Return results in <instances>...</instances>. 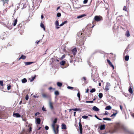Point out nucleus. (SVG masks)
Listing matches in <instances>:
<instances>
[{
	"label": "nucleus",
	"mask_w": 134,
	"mask_h": 134,
	"mask_svg": "<svg viewBox=\"0 0 134 134\" xmlns=\"http://www.w3.org/2000/svg\"><path fill=\"white\" fill-rule=\"evenodd\" d=\"M114 126V132L122 131L126 133L129 132V130L126 127L120 123H116Z\"/></svg>",
	"instance_id": "1"
},
{
	"label": "nucleus",
	"mask_w": 134,
	"mask_h": 134,
	"mask_svg": "<svg viewBox=\"0 0 134 134\" xmlns=\"http://www.w3.org/2000/svg\"><path fill=\"white\" fill-rule=\"evenodd\" d=\"M57 118H55L54 119L53 121L52 124L51 125L52 127V128L53 130H55L56 129V123H57Z\"/></svg>",
	"instance_id": "2"
},
{
	"label": "nucleus",
	"mask_w": 134,
	"mask_h": 134,
	"mask_svg": "<svg viewBox=\"0 0 134 134\" xmlns=\"http://www.w3.org/2000/svg\"><path fill=\"white\" fill-rule=\"evenodd\" d=\"M94 19L97 21H99L103 20V18L100 16H96L94 17Z\"/></svg>",
	"instance_id": "3"
},
{
	"label": "nucleus",
	"mask_w": 134,
	"mask_h": 134,
	"mask_svg": "<svg viewBox=\"0 0 134 134\" xmlns=\"http://www.w3.org/2000/svg\"><path fill=\"white\" fill-rule=\"evenodd\" d=\"M56 126L57 127L56 129L53 130L55 134H58L59 126L58 125H57Z\"/></svg>",
	"instance_id": "4"
},
{
	"label": "nucleus",
	"mask_w": 134,
	"mask_h": 134,
	"mask_svg": "<svg viewBox=\"0 0 134 134\" xmlns=\"http://www.w3.org/2000/svg\"><path fill=\"white\" fill-rule=\"evenodd\" d=\"M111 113H113V114H111V115L110 116L113 117V118H114L117 113V111L114 110H113L112 111Z\"/></svg>",
	"instance_id": "5"
},
{
	"label": "nucleus",
	"mask_w": 134,
	"mask_h": 134,
	"mask_svg": "<svg viewBox=\"0 0 134 134\" xmlns=\"http://www.w3.org/2000/svg\"><path fill=\"white\" fill-rule=\"evenodd\" d=\"M49 106L51 110H53L54 109V108L53 106V103L51 101H50L49 102Z\"/></svg>",
	"instance_id": "6"
},
{
	"label": "nucleus",
	"mask_w": 134,
	"mask_h": 134,
	"mask_svg": "<svg viewBox=\"0 0 134 134\" xmlns=\"http://www.w3.org/2000/svg\"><path fill=\"white\" fill-rule=\"evenodd\" d=\"M13 116L14 117L16 118H20L21 115L18 113H14L13 114Z\"/></svg>",
	"instance_id": "7"
},
{
	"label": "nucleus",
	"mask_w": 134,
	"mask_h": 134,
	"mask_svg": "<svg viewBox=\"0 0 134 134\" xmlns=\"http://www.w3.org/2000/svg\"><path fill=\"white\" fill-rule=\"evenodd\" d=\"M77 51V49L76 48H74L72 50V52L73 53V54L74 56H75L76 54Z\"/></svg>",
	"instance_id": "8"
},
{
	"label": "nucleus",
	"mask_w": 134,
	"mask_h": 134,
	"mask_svg": "<svg viewBox=\"0 0 134 134\" xmlns=\"http://www.w3.org/2000/svg\"><path fill=\"white\" fill-rule=\"evenodd\" d=\"M26 56L22 55H21V57L20 58H19L18 59V60L19 61L21 59L24 60L26 58Z\"/></svg>",
	"instance_id": "9"
},
{
	"label": "nucleus",
	"mask_w": 134,
	"mask_h": 134,
	"mask_svg": "<svg viewBox=\"0 0 134 134\" xmlns=\"http://www.w3.org/2000/svg\"><path fill=\"white\" fill-rule=\"evenodd\" d=\"M42 97L44 98H48L49 97L48 94L46 93H43L42 94Z\"/></svg>",
	"instance_id": "10"
},
{
	"label": "nucleus",
	"mask_w": 134,
	"mask_h": 134,
	"mask_svg": "<svg viewBox=\"0 0 134 134\" xmlns=\"http://www.w3.org/2000/svg\"><path fill=\"white\" fill-rule=\"evenodd\" d=\"M92 109L93 110L96 111H98L99 110V109L95 106H94Z\"/></svg>",
	"instance_id": "11"
},
{
	"label": "nucleus",
	"mask_w": 134,
	"mask_h": 134,
	"mask_svg": "<svg viewBox=\"0 0 134 134\" xmlns=\"http://www.w3.org/2000/svg\"><path fill=\"white\" fill-rule=\"evenodd\" d=\"M34 62H24V63L25 65H30L34 63Z\"/></svg>",
	"instance_id": "12"
},
{
	"label": "nucleus",
	"mask_w": 134,
	"mask_h": 134,
	"mask_svg": "<svg viewBox=\"0 0 134 134\" xmlns=\"http://www.w3.org/2000/svg\"><path fill=\"white\" fill-rule=\"evenodd\" d=\"M105 125H101L100 127V129L101 130L105 129Z\"/></svg>",
	"instance_id": "13"
},
{
	"label": "nucleus",
	"mask_w": 134,
	"mask_h": 134,
	"mask_svg": "<svg viewBox=\"0 0 134 134\" xmlns=\"http://www.w3.org/2000/svg\"><path fill=\"white\" fill-rule=\"evenodd\" d=\"M73 110L74 111H81V109L80 108H74V109H69L70 111H71V110Z\"/></svg>",
	"instance_id": "14"
},
{
	"label": "nucleus",
	"mask_w": 134,
	"mask_h": 134,
	"mask_svg": "<svg viewBox=\"0 0 134 134\" xmlns=\"http://www.w3.org/2000/svg\"><path fill=\"white\" fill-rule=\"evenodd\" d=\"M109 89V84L108 83H107L106 86H105V88L104 90L105 91H107Z\"/></svg>",
	"instance_id": "15"
},
{
	"label": "nucleus",
	"mask_w": 134,
	"mask_h": 134,
	"mask_svg": "<svg viewBox=\"0 0 134 134\" xmlns=\"http://www.w3.org/2000/svg\"><path fill=\"white\" fill-rule=\"evenodd\" d=\"M62 129H66V125L64 124H62Z\"/></svg>",
	"instance_id": "16"
},
{
	"label": "nucleus",
	"mask_w": 134,
	"mask_h": 134,
	"mask_svg": "<svg viewBox=\"0 0 134 134\" xmlns=\"http://www.w3.org/2000/svg\"><path fill=\"white\" fill-rule=\"evenodd\" d=\"M129 91L131 94H132L133 93V91L131 86H129Z\"/></svg>",
	"instance_id": "17"
},
{
	"label": "nucleus",
	"mask_w": 134,
	"mask_h": 134,
	"mask_svg": "<svg viewBox=\"0 0 134 134\" xmlns=\"http://www.w3.org/2000/svg\"><path fill=\"white\" fill-rule=\"evenodd\" d=\"M40 26L43 29L44 31H45V26L44 24L42 23L40 24Z\"/></svg>",
	"instance_id": "18"
},
{
	"label": "nucleus",
	"mask_w": 134,
	"mask_h": 134,
	"mask_svg": "<svg viewBox=\"0 0 134 134\" xmlns=\"http://www.w3.org/2000/svg\"><path fill=\"white\" fill-rule=\"evenodd\" d=\"M36 122L38 124H40L41 123V119L39 118H38L36 119Z\"/></svg>",
	"instance_id": "19"
},
{
	"label": "nucleus",
	"mask_w": 134,
	"mask_h": 134,
	"mask_svg": "<svg viewBox=\"0 0 134 134\" xmlns=\"http://www.w3.org/2000/svg\"><path fill=\"white\" fill-rule=\"evenodd\" d=\"M4 114L3 112L0 111V119L4 117Z\"/></svg>",
	"instance_id": "20"
},
{
	"label": "nucleus",
	"mask_w": 134,
	"mask_h": 134,
	"mask_svg": "<svg viewBox=\"0 0 134 134\" xmlns=\"http://www.w3.org/2000/svg\"><path fill=\"white\" fill-rule=\"evenodd\" d=\"M17 21H18V20H17V19H15L13 21V24L14 26H15L16 25Z\"/></svg>",
	"instance_id": "21"
},
{
	"label": "nucleus",
	"mask_w": 134,
	"mask_h": 134,
	"mask_svg": "<svg viewBox=\"0 0 134 134\" xmlns=\"http://www.w3.org/2000/svg\"><path fill=\"white\" fill-rule=\"evenodd\" d=\"M36 77V76L35 75L34 77H32L29 78V80L30 82L32 81L34 79H35Z\"/></svg>",
	"instance_id": "22"
},
{
	"label": "nucleus",
	"mask_w": 134,
	"mask_h": 134,
	"mask_svg": "<svg viewBox=\"0 0 134 134\" xmlns=\"http://www.w3.org/2000/svg\"><path fill=\"white\" fill-rule=\"evenodd\" d=\"M110 54H111V55L112 56V58L113 59V60H114L115 58V57H116V55H115V54H113V53H110Z\"/></svg>",
	"instance_id": "23"
},
{
	"label": "nucleus",
	"mask_w": 134,
	"mask_h": 134,
	"mask_svg": "<svg viewBox=\"0 0 134 134\" xmlns=\"http://www.w3.org/2000/svg\"><path fill=\"white\" fill-rule=\"evenodd\" d=\"M21 81L22 83H25L27 82V80L26 78H24Z\"/></svg>",
	"instance_id": "24"
},
{
	"label": "nucleus",
	"mask_w": 134,
	"mask_h": 134,
	"mask_svg": "<svg viewBox=\"0 0 134 134\" xmlns=\"http://www.w3.org/2000/svg\"><path fill=\"white\" fill-rule=\"evenodd\" d=\"M109 65L113 69H114V67L113 65L112 64V63L109 60Z\"/></svg>",
	"instance_id": "25"
},
{
	"label": "nucleus",
	"mask_w": 134,
	"mask_h": 134,
	"mask_svg": "<svg viewBox=\"0 0 134 134\" xmlns=\"http://www.w3.org/2000/svg\"><path fill=\"white\" fill-rule=\"evenodd\" d=\"M81 119H80V122L79 123V129H82V125L81 124Z\"/></svg>",
	"instance_id": "26"
},
{
	"label": "nucleus",
	"mask_w": 134,
	"mask_h": 134,
	"mask_svg": "<svg viewBox=\"0 0 134 134\" xmlns=\"http://www.w3.org/2000/svg\"><path fill=\"white\" fill-rule=\"evenodd\" d=\"M65 61L63 60L60 62V64L62 65H64L65 63Z\"/></svg>",
	"instance_id": "27"
},
{
	"label": "nucleus",
	"mask_w": 134,
	"mask_h": 134,
	"mask_svg": "<svg viewBox=\"0 0 134 134\" xmlns=\"http://www.w3.org/2000/svg\"><path fill=\"white\" fill-rule=\"evenodd\" d=\"M67 21H65L64 22H63L59 26H62L64 24H65L66 23H67Z\"/></svg>",
	"instance_id": "28"
},
{
	"label": "nucleus",
	"mask_w": 134,
	"mask_h": 134,
	"mask_svg": "<svg viewBox=\"0 0 134 134\" xmlns=\"http://www.w3.org/2000/svg\"><path fill=\"white\" fill-rule=\"evenodd\" d=\"M57 86L59 87L62 86V83L59 82H57Z\"/></svg>",
	"instance_id": "29"
},
{
	"label": "nucleus",
	"mask_w": 134,
	"mask_h": 134,
	"mask_svg": "<svg viewBox=\"0 0 134 134\" xmlns=\"http://www.w3.org/2000/svg\"><path fill=\"white\" fill-rule=\"evenodd\" d=\"M129 56L128 55H126L125 57V59L126 61H127L129 60Z\"/></svg>",
	"instance_id": "30"
},
{
	"label": "nucleus",
	"mask_w": 134,
	"mask_h": 134,
	"mask_svg": "<svg viewBox=\"0 0 134 134\" xmlns=\"http://www.w3.org/2000/svg\"><path fill=\"white\" fill-rule=\"evenodd\" d=\"M86 16V15L85 14H83L82 15H81L79 16H78L77 17V18H82L85 16Z\"/></svg>",
	"instance_id": "31"
},
{
	"label": "nucleus",
	"mask_w": 134,
	"mask_h": 134,
	"mask_svg": "<svg viewBox=\"0 0 134 134\" xmlns=\"http://www.w3.org/2000/svg\"><path fill=\"white\" fill-rule=\"evenodd\" d=\"M103 94L102 93H100L98 95V96L100 98H101L103 97Z\"/></svg>",
	"instance_id": "32"
},
{
	"label": "nucleus",
	"mask_w": 134,
	"mask_h": 134,
	"mask_svg": "<svg viewBox=\"0 0 134 134\" xmlns=\"http://www.w3.org/2000/svg\"><path fill=\"white\" fill-rule=\"evenodd\" d=\"M120 83V82H117V85H118V86H115V88L118 87V88H120V87L119 86V85Z\"/></svg>",
	"instance_id": "33"
},
{
	"label": "nucleus",
	"mask_w": 134,
	"mask_h": 134,
	"mask_svg": "<svg viewBox=\"0 0 134 134\" xmlns=\"http://www.w3.org/2000/svg\"><path fill=\"white\" fill-rule=\"evenodd\" d=\"M22 24L21 23H20L19 24L18 26V28L19 29L21 28L22 27Z\"/></svg>",
	"instance_id": "34"
},
{
	"label": "nucleus",
	"mask_w": 134,
	"mask_h": 134,
	"mask_svg": "<svg viewBox=\"0 0 134 134\" xmlns=\"http://www.w3.org/2000/svg\"><path fill=\"white\" fill-rule=\"evenodd\" d=\"M77 96L79 98V100H80V92H79L77 94Z\"/></svg>",
	"instance_id": "35"
},
{
	"label": "nucleus",
	"mask_w": 134,
	"mask_h": 134,
	"mask_svg": "<svg viewBox=\"0 0 134 134\" xmlns=\"http://www.w3.org/2000/svg\"><path fill=\"white\" fill-rule=\"evenodd\" d=\"M96 89L95 88H92L90 91V92L91 93H93L95 92Z\"/></svg>",
	"instance_id": "36"
},
{
	"label": "nucleus",
	"mask_w": 134,
	"mask_h": 134,
	"mask_svg": "<svg viewBox=\"0 0 134 134\" xmlns=\"http://www.w3.org/2000/svg\"><path fill=\"white\" fill-rule=\"evenodd\" d=\"M55 94L56 95H59V92L57 91H55Z\"/></svg>",
	"instance_id": "37"
},
{
	"label": "nucleus",
	"mask_w": 134,
	"mask_h": 134,
	"mask_svg": "<svg viewBox=\"0 0 134 134\" xmlns=\"http://www.w3.org/2000/svg\"><path fill=\"white\" fill-rule=\"evenodd\" d=\"M31 126H30L29 128V129L27 131V132H30L31 131Z\"/></svg>",
	"instance_id": "38"
},
{
	"label": "nucleus",
	"mask_w": 134,
	"mask_h": 134,
	"mask_svg": "<svg viewBox=\"0 0 134 134\" xmlns=\"http://www.w3.org/2000/svg\"><path fill=\"white\" fill-rule=\"evenodd\" d=\"M55 24L57 26H59V22L57 20L55 22Z\"/></svg>",
	"instance_id": "39"
},
{
	"label": "nucleus",
	"mask_w": 134,
	"mask_h": 134,
	"mask_svg": "<svg viewBox=\"0 0 134 134\" xmlns=\"http://www.w3.org/2000/svg\"><path fill=\"white\" fill-rule=\"evenodd\" d=\"M57 17H59L61 16V14L60 13H57Z\"/></svg>",
	"instance_id": "40"
},
{
	"label": "nucleus",
	"mask_w": 134,
	"mask_h": 134,
	"mask_svg": "<svg viewBox=\"0 0 134 134\" xmlns=\"http://www.w3.org/2000/svg\"><path fill=\"white\" fill-rule=\"evenodd\" d=\"M127 7H126L125 6H124V7L123 8V10H125L126 11H127Z\"/></svg>",
	"instance_id": "41"
},
{
	"label": "nucleus",
	"mask_w": 134,
	"mask_h": 134,
	"mask_svg": "<svg viewBox=\"0 0 134 134\" xmlns=\"http://www.w3.org/2000/svg\"><path fill=\"white\" fill-rule=\"evenodd\" d=\"M93 102V101H86L85 102L86 103H92Z\"/></svg>",
	"instance_id": "42"
},
{
	"label": "nucleus",
	"mask_w": 134,
	"mask_h": 134,
	"mask_svg": "<svg viewBox=\"0 0 134 134\" xmlns=\"http://www.w3.org/2000/svg\"><path fill=\"white\" fill-rule=\"evenodd\" d=\"M82 118L84 119H86L88 118V116H82Z\"/></svg>",
	"instance_id": "43"
},
{
	"label": "nucleus",
	"mask_w": 134,
	"mask_h": 134,
	"mask_svg": "<svg viewBox=\"0 0 134 134\" xmlns=\"http://www.w3.org/2000/svg\"><path fill=\"white\" fill-rule=\"evenodd\" d=\"M0 85L2 86L3 85V82L2 81H0Z\"/></svg>",
	"instance_id": "44"
},
{
	"label": "nucleus",
	"mask_w": 134,
	"mask_h": 134,
	"mask_svg": "<svg viewBox=\"0 0 134 134\" xmlns=\"http://www.w3.org/2000/svg\"><path fill=\"white\" fill-rule=\"evenodd\" d=\"M29 99V96L28 94H27L25 97V99L26 100H28Z\"/></svg>",
	"instance_id": "45"
},
{
	"label": "nucleus",
	"mask_w": 134,
	"mask_h": 134,
	"mask_svg": "<svg viewBox=\"0 0 134 134\" xmlns=\"http://www.w3.org/2000/svg\"><path fill=\"white\" fill-rule=\"evenodd\" d=\"M67 88L69 89H73V87H72L68 86Z\"/></svg>",
	"instance_id": "46"
},
{
	"label": "nucleus",
	"mask_w": 134,
	"mask_h": 134,
	"mask_svg": "<svg viewBox=\"0 0 134 134\" xmlns=\"http://www.w3.org/2000/svg\"><path fill=\"white\" fill-rule=\"evenodd\" d=\"M20 134H27V133L25 131H24L22 132H21Z\"/></svg>",
	"instance_id": "47"
},
{
	"label": "nucleus",
	"mask_w": 134,
	"mask_h": 134,
	"mask_svg": "<svg viewBox=\"0 0 134 134\" xmlns=\"http://www.w3.org/2000/svg\"><path fill=\"white\" fill-rule=\"evenodd\" d=\"M52 89H53L54 90H55V88H53L52 87H50L48 88V90H51Z\"/></svg>",
	"instance_id": "48"
},
{
	"label": "nucleus",
	"mask_w": 134,
	"mask_h": 134,
	"mask_svg": "<svg viewBox=\"0 0 134 134\" xmlns=\"http://www.w3.org/2000/svg\"><path fill=\"white\" fill-rule=\"evenodd\" d=\"M88 0H84L83 2V3L84 4L88 2Z\"/></svg>",
	"instance_id": "49"
},
{
	"label": "nucleus",
	"mask_w": 134,
	"mask_h": 134,
	"mask_svg": "<svg viewBox=\"0 0 134 134\" xmlns=\"http://www.w3.org/2000/svg\"><path fill=\"white\" fill-rule=\"evenodd\" d=\"M45 129L46 130H47L49 129V127L47 126H45Z\"/></svg>",
	"instance_id": "50"
},
{
	"label": "nucleus",
	"mask_w": 134,
	"mask_h": 134,
	"mask_svg": "<svg viewBox=\"0 0 134 134\" xmlns=\"http://www.w3.org/2000/svg\"><path fill=\"white\" fill-rule=\"evenodd\" d=\"M103 119L104 120H109V118H104Z\"/></svg>",
	"instance_id": "51"
},
{
	"label": "nucleus",
	"mask_w": 134,
	"mask_h": 134,
	"mask_svg": "<svg viewBox=\"0 0 134 134\" xmlns=\"http://www.w3.org/2000/svg\"><path fill=\"white\" fill-rule=\"evenodd\" d=\"M65 54L63 55L61 57L62 59H63L65 57Z\"/></svg>",
	"instance_id": "52"
},
{
	"label": "nucleus",
	"mask_w": 134,
	"mask_h": 134,
	"mask_svg": "<svg viewBox=\"0 0 134 134\" xmlns=\"http://www.w3.org/2000/svg\"><path fill=\"white\" fill-rule=\"evenodd\" d=\"M95 116V118H96L97 119H98V120H101V119H100L99 118H98V116H97L96 115H95V116Z\"/></svg>",
	"instance_id": "53"
},
{
	"label": "nucleus",
	"mask_w": 134,
	"mask_h": 134,
	"mask_svg": "<svg viewBox=\"0 0 134 134\" xmlns=\"http://www.w3.org/2000/svg\"><path fill=\"white\" fill-rule=\"evenodd\" d=\"M115 74L113 72L112 74V77H115Z\"/></svg>",
	"instance_id": "54"
},
{
	"label": "nucleus",
	"mask_w": 134,
	"mask_h": 134,
	"mask_svg": "<svg viewBox=\"0 0 134 134\" xmlns=\"http://www.w3.org/2000/svg\"><path fill=\"white\" fill-rule=\"evenodd\" d=\"M125 36L127 37H129L130 36V34H125Z\"/></svg>",
	"instance_id": "55"
},
{
	"label": "nucleus",
	"mask_w": 134,
	"mask_h": 134,
	"mask_svg": "<svg viewBox=\"0 0 134 134\" xmlns=\"http://www.w3.org/2000/svg\"><path fill=\"white\" fill-rule=\"evenodd\" d=\"M105 109L106 110H109V106H107L105 108Z\"/></svg>",
	"instance_id": "56"
},
{
	"label": "nucleus",
	"mask_w": 134,
	"mask_h": 134,
	"mask_svg": "<svg viewBox=\"0 0 134 134\" xmlns=\"http://www.w3.org/2000/svg\"><path fill=\"white\" fill-rule=\"evenodd\" d=\"M10 87H11V86H8L7 87V90H9L10 89Z\"/></svg>",
	"instance_id": "57"
},
{
	"label": "nucleus",
	"mask_w": 134,
	"mask_h": 134,
	"mask_svg": "<svg viewBox=\"0 0 134 134\" xmlns=\"http://www.w3.org/2000/svg\"><path fill=\"white\" fill-rule=\"evenodd\" d=\"M104 114L105 115H108V112L107 111H105V113Z\"/></svg>",
	"instance_id": "58"
},
{
	"label": "nucleus",
	"mask_w": 134,
	"mask_h": 134,
	"mask_svg": "<svg viewBox=\"0 0 134 134\" xmlns=\"http://www.w3.org/2000/svg\"><path fill=\"white\" fill-rule=\"evenodd\" d=\"M80 132L81 134L82 133V129H80Z\"/></svg>",
	"instance_id": "59"
},
{
	"label": "nucleus",
	"mask_w": 134,
	"mask_h": 134,
	"mask_svg": "<svg viewBox=\"0 0 134 134\" xmlns=\"http://www.w3.org/2000/svg\"><path fill=\"white\" fill-rule=\"evenodd\" d=\"M40 114V113L39 112H37L35 114V115L36 116L37 115H39Z\"/></svg>",
	"instance_id": "60"
},
{
	"label": "nucleus",
	"mask_w": 134,
	"mask_h": 134,
	"mask_svg": "<svg viewBox=\"0 0 134 134\" xmlns=\"http://www.w3.org/2000/svg\"><path fill=\"white\" fill-rule=\"evenodd\" d=\"M120 109H121V110H122V106L120 105Z\"/></svg>",
	"instance_id": "61"
},
{
	"label": "nucleus",
	"mask_w": 134,
	"mask_h": 134,
	"mask_svg": "<svg viewBox=\"0 0 134 134\" xmlns=\"http://www.w3.org/2000/svg\"><path fill=\"white\" fill-rule=\"evenodd\" d=\"M8 1H9V0H5V1H4L5 3H8Z\"/></svg>",
	"instance_id": "62"
},
{
	"label": "nucleus",
	"mask_w": 134,
	"mask_h": 134,
	"mask_svg": "<svg viewBox=\"0 0 134 134\" xmlns=\"http://www.w3.org/2000/svg\"><path fill=\"white\" fill-rule=\"evenodd\" d=\"M83 79L84 80V81H85L86 80V78L85 77H83Z\"/></svg>",
	"instance_id": "63"
},
{
	"label": "nucleus",
	"mask_w": 134,
	"mask_h": 134,
	"mask_svg": "<svg viewBox=\"0 0 134 134\" xmlns=\"http://www.w3.org/2000/svg\"><path fill=\"white\" fill-rule=\"evenodd\" d=\"M45 108H44V107H43L42 108V110H43V111H46V110H45Z\"/></svg>",
	"instance_id": "64"
}]
</instances>
